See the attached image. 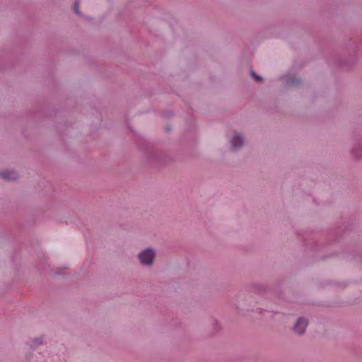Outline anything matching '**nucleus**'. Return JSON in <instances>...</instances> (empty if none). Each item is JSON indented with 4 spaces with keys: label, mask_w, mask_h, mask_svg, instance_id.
Masks as SVG:
<instances>
[{
    "label": "nucleus",
    "mask_w": 362,
    "mask_h": 362,
    "mask_svg": "<svg viewBox=\"0 0 362 362\" xmlns=\"http://www.w3.org/2000/svg\"><path fill=\"white\" fill-rule=\"evenodd\" d=\"M139 257L141 264L151 265L153 262L155 252L151 249H147L141 252Z\"/></svg>",
    "instance_id": "nucleus-1"
},
{
    "label": "nucleus",
    "mask_w": 362,
    "mask_h": 362,
    "mask_svg": "<svg viewBox=\"0 0 362 362\" xmlns=\"http://www.w3.org/2000/svg\"><path fill=\"white\" fill-rule=\"evenodd\" d=\"M307 325H308L307 320L303 318H300V319H298V320L297 321V322L294 327V331L297 334H301L305 332Z\"/></svg>",
    "instance_id": "nucleus-2"
},
{
    "label": "nucleus",
    "mask_w": 362,
    "mask_h": 362,
    "mask_svg": "<svg viewBox=\"0 0 362 362\" xmlns=\"http://www.w3.org/2000/svg\"><path fill=\"white\" fill-rule=\"evenodd\" d=\"M0 175L5 180H14L18 178V174L13 170H4L0 173Z\"/></svg>",
    "instance_id": "nucleus-3"
},
{
    "label": "nucleus",
    "mask_w": 362,
    "mask_h": 362,
    "mask_svg": "<svg viewBox=\"0 0 362 362\" xmlns=\"http://www.w3.org/2000/svg\"><path fill=\"white\" fill-rule=\"evenodd\" d=\"M231 144H232L233 148H234L235 149L241 147L242 145L243 144V139L242 138V136L240 134H235L232 139Z\"/></svg>",
    "instance_id": "nucleus-4"
},
{
    "label": "nucleus",
    "mask_w": 362,
    "mask_h": 362,
    "mask_svg": "<svg viewBox=\"0 0 362 362\" xmlns=\"http://www.w3.org/2000/svg\"><path fill=\"white\" fill-rule=\"evenodd\" d=\"M251 75L252 77L257 81H261L262 78L259 76L256 75V74L254 71L251 72Z\"/></svg>",
    "instance_id": "nucleus-5"
},
{
    "label": "nucleus",
    "mask_w": 362,
    "mask_h": 362,
    "mask_svg": "<svg viewBox=\"0 0 362 362\" xmlns=\"http://www.w3.org/2000/svg\"><path fill=\"white\" fill-rule=\"evenodd\" d=\"M79 6H78V3H76L75 5H74V11L76 13H79Z\"/></svg>",
    "instance_id": "nucleus-6"
}]
</instances>
